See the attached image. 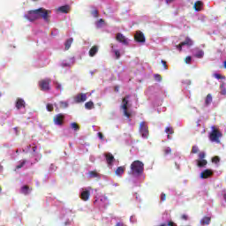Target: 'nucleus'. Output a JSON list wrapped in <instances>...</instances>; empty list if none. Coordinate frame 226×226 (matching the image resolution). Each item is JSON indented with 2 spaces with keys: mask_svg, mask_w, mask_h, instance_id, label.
I'll return each mask as SVG.
<instances>
[{
  "mask_svg": "<svg viewBox=\"0 0 226 226\" xmlns=\"http://www.w3.org/2000/svg\"><path fill=\"white\" fill-rule=\"evenodd\" d=\"M168 139H170V134H168Z\"/></svg>",
  "mask_w": 226,
  "mask_h": 226,
  "instance_id": "56",
  "label": "nucleus"
},
{
  "mask_svg": "<svg viewBox=\"0 0 226 226\" xmlns=\"http://www.w3.org/2000/svg\"><path fill=\"white\" fill-rule=\"evenodd\" d=\"M71 128L74 130V132H79V130H80V126L75 122L71 124Z\"/></svg>",
  "mask_w": 226,
  "mask_h": 226,
  "instance_id": "28",
  "label": "nucleus"
},
{
  "mask_svg": "<svg viewBox=\"0 0 226 226\" xmlns=\"http://www.w3.org/2000/svg\"><path fill=\"white\" fill-rule=\"evenodd\" d=\"M175 0H165V2L167 3V4H170V3H174Z\"/></svg>",
  "mask_w": 226,
  "mask_h": 226,
  "instance_id": "52",
  "label": "nucleus"
},
{
  "mask_svg": "<svg viewBox=\"0 0 226 226\" xmlns=\"http://www.w3.org/2000/svg\"><path fill=\"white\" fill-rule=\"evenodd\" d=\"M203 6H204V3H202L201 1H197L194 4L193 8H194L195 11H200L202 10Z\"/></svg>",
  "mask_w": 226,
  "mask_h": 226,
  "instance_id": "16",
  "label": "nucleus"
},
{
  "mask_svg": "<svg viewBox=\"0 0 226 226\" xmlns=\"http://www.w3.org/2000/svg\"><path fill=\"white\" fill-rule=\"evenodd\" d=\"M52 79L47 78L39 81V87L41 91H50V83Z\"/></svg>",
  "mask_w": 226,
  "mask_h": 226,
  "instance_id": "6",
  "label": "nucleus"
},
{
  "mask_svg": "<svg viewBox=\"0 0 226 226\" xmlns=\"http://www.w3.org/2000/svg\"><path fill=\"white\" fill-rule=\"evenodd\" d=\"M185 61L186 64H190L192 63V56H186Z\"/></svg>",
  "mask_w": 226,
  "mask_h": 226,
  "instance_id": "44",
  "label": "nucleus"
},
{
  "mask_svg": "<svg viewBox=\"0 0 226 226\" xmlns=\"http://www.w3.org/2000/svg\"><path fill=\"white\" fill-rule=\"evenodd\" d=\"M46 109H47L48 112H52L54 110V105L51 103H48L46 105Z\"/></svg>",
  "mask_w": 226,
  "mask_h": 226,
  "instance_id": "32",
  "label": "nucleus"
},
{
  "mask_svg": "<svg viewBox=\"0 0 226 226\" xmlns=\"http://www.w3.org/2000/svg\"><path fill=\"white\" fill-rule=\"evenodd\" d=\"M161 63L162 64L164 70H167V62L164 60H162Z\"/></svg>",
  "mask_w": 226,
  "mask_h": 226,
  "instance_id": "46",
  "label": "nucleus"
},
{
  "mask_svg": "<svg viewBox=\"0 0 226 226\" xmlns=\"http://www.w3.org/2000/svg\"><path fill=\"white\" fill-rule=\"evenodd\" d=\"M86 100H87V94L80 93L74 97L75 103H84Z\"/></svg>",
  "mask_w": 226,
  "mask_h": 226,
  "instance_id": "9",
  "label": "nucleus"
},
{
  "mask_svg": "<svg viewBox=\"0 0 226 226\" xmlns=\"http://www.w3.org/2000/svg\"><path fill=\"white\" fill-rule=\"evenodd\" d=\"M196 162L200 168L206 167L207 165V161L206 159L196 160Z\"/></svg>",
  "mask_w": 226,
  "mask_h": 226,
  "instance_id": "20",
  "label": "nucleus"
},
{
  "mask_svg": "<svg viewBox=\"0 0 226 226\" xmlns=\"http://www.w3.org/2000/svg\"><path fill=\"white\" fill-rule=\"evenodd\" d=\"M220 87H221V94L225 95L226 94V85H225V83H222L220 86Z\"/></svg>",
  "mask_w": 226,
  "mask_h": 226,
  "instance_id": "31",
  "label": "nucleus"
},
{
  "mask_svg": "<svg viewBox=\"0 0 226 226\" xmlns=\"http://www.w3.org/2000/svg\"><path fill=\"white\" fill-rule=\"evenodd\" d=\"M116 40L119 43H123V45H128V39L121 33L117 34Z\"/></svg>",
  "mask_w": 226,
  "mask_h": 226,
  "instance_id": "10",
  "label": "nucleus"
},
{
  "mask_svg": "<svg viewBox=\"0 0 226 226\" xmlns=\"http://www.w3.org/2000/svg\"><path fill=\"white\" fill-rule=\"evenodd\" d=\"M85 108L87 109V110H91L92 109H94V103L93 102H87L85 103Z\"/></svg>",
  "mask_w": 226,
  "mask_h": 226,
  "instance_id": "25",
  "label": "nucleus"
},
{
  "mask_svg": "<svg viewBox=\"0 0 226 226\" xmlns=\"http://www.w3.org/2000/svg\"><path fill=\"white\" fill-rule=\"evenodd\" d=\"M50 13H52V11L43 8H39L37 10L29 11L28 13L25 15V19L33 22L34 20H38V19L41 17L45 22H50V19H49V15H50Z\"/></svg>",
  "mask_w": 226,
  "mask_h": 226,
  "instance_id": "1",
  "label": "nucleus"
},
{
  "mask_svg": "<svg viewBox=\"0 0 226 226\" xmlns=\"http://www.w3.org/2000/svg\"><path fill=\"white\" fill-rule=\"evenodd\" d=\"M88 177H90V179H100V173L96 172V170L89 171Z\"/></svg>",
  "mask_w": 226,
  "mask_h": 226,
  "instance_id": "17",
  "label": "nucleus"
},
{
  "mask_svg": "<svg viewBox=\"0 0 226 226\" xmlns=\"http://www.w3.org/2000/svg\"><path fill=\"white\" fill-rule=\"evenodd\" d=\"M89 197H91V191L85 190V191L81 192V193H80L81 200L87 202V200H89Z\"/></svg>",
  "mask_w": 226,
  "mask_h": 226,
  "instance_id": "11",
  "label": "nucleus"
},
{
  "mask_svg": "<svg viewBox=\"0 0 226 226\" xmlns=\"http://www.w3.org/2000/svg\"><path fill=\"white\" fill-rule=\"evenodd\" d=\"M33 151H34V153H36V149H38V147H33Z\"/></svg>",
  "mask_w": 226,
  "mask_h": 226,
  "instance_id": "53",
  "label": "nucleus"
},
{
  "mask_svg": "<svg viewBox=\"0 0 226 226\" xmlns=\"http://www.w3.org/2000/svg\"><path fill=\"white\" fill-rule=\"evenodd\" d=\"M97 53H98V46H93L89 50L90 57H94V56H96Z\"/></svg>",
  "mask_w": 226,
  "mask_h": 226,
  "instance_id": "19",
  "label": "nucleus"
},
{
  "mask_svg": "<svg viewBox=\"0 0 226 226\" xmlns=\"http://www.w3.org/2000/svg\"><path fill=\"white\" fill-rule=\"evenodd\" d=\"M168 226H175L174 222L170 221V222H168Z\"/></svg>",
  "mask_w": 226,
  "mask_h": 226,
  "instance_id": "51",
  "label": "nucleus"
},
{
  "mask_svg": "<svg viewBox=\"0 0 226 226\" xmlns=\"http://www.w3.org/2000/svg\"><path fill=\"white\" fill-rule=\"evenodd\" d=\"M134 40L138 43H146V36H144V34L141 31H137L134 35Z\"/></svg>",
  "mask_w": 226,
  "mask_h": 226,
  "instance_id": "8",
  "label": "nucleus"
},
{
  "mask_svg": "<svg viewBox=\"0 0 226 226\" xmlns=\"http://www.w3.org/2000/svg\"><path fill=\"white\" fill-rule=\"evenodd\" d=\"M162 152H163L164 156H167L168 154H170L172 153V150L170 149V147H165L162 149Z\"/></svg>",
  "mask_w": 226,
  "mask_h": 226,
  "instance_id": "29",
  "label": "nucleus"
},
{
  "mask_svg": "<svg viewBox=\"0 0 226 226\" xmlns=\"http://www.w3.org/2000/svg\"><path fill=\"white\" fill-rule=\"evenodd\" d=\"M131 170L132 174L140 176L144 172V162L140 161H134L131 164Z\"/></svg>",
  "mask_w": 226,
  "mask_h": 226,
  "instance_id": "3",
  "label": "nucleus"
},
{
  "mask_svg": "<svg viewBox=\"0 0 226 226\" xmlns=\"http://www.w3.org/2000/svg\"><path fill=\"white\" fill-rule=\"evenodd\" d=\"M191 153H192V154H197V153H199V147L193 146V147H192Z\"/></svg>",
  "mask_w": 226,
  "mask_h": 226,
  "instance_id": "33",
  "label": "nucleus"
},
{
  "mask_svg": "<svg viewBox=\"0 0 226 226\" xmlns=\"http://www.w3.org/2000/svg\"><path fill=\"white\" fill-rule=\"evenodd\" d=\"M126 168H124V166H120L118 168H117L116 171H115V174L116 176H123L124 174V170H125Z\"/></svg>",
  "mask_w": 226,
  "mask_h": 226,
  "instance_id": "18",
  "label": "nucleus"
},
{
  "mask_svg": "<svg viewBox=\"0 0 226 226\" xmlns=\"http://www.w3.org/2000/svg\"><path fill=\"white\" fill-rule=\"evenodd\" d=\"M181 218H182V220H185L186 221V220H188V215L184 214V215H181Z\"/></svg>",
  "mask_w": 226,
  "mask_h": 226,
  "instance_id": "49",
  "label": "nucleus"
},
{
  "mask_svg": "<svg viewBox=\"0 0 226 226\" xmlns=\"http://www.w3.org/2000/svg\"><path fill=\"white\" fill-rule=\"evenodd\" d=\"M114 91H115L116 93H119V86H115Z\"/></svg>",
  "mask_w": 226,
  "mask_h": 226,
  "instance_id": "50",
  "label": "nucleus"
},
{
  "mask_svg": "<svg viewBox=\"0 0 226 226\" xmlns=\"http://www.w3.org/2000/svg\"><path fill=\"white\" fill-rule=\"evenodd\" d=\"M161 200H162V202H165V200H167V195L163 192L161 194Z\"/></svg>",
  "mask_w": 226,
  "mask_h": 226,
  "instance_id": "43",
  "label": "nucleus"
},
{
  "mask_svg": "<svg viewBox=\"0 0 226 226\" xmlns=\"http://www.w3.org/2000/svg\"><path fill=\"white\" fill-rule=\"evenodd\" d=\"M154 80H156L157 82H162V75L160 74H154Z\"/></svg>",
  "mask_w": 226,
  "mask_h": 226,
  "instance_id": "34",
  "label": "nucleus"
},
{
  "mask_svg": "<svg viewBox=\"0 0 226 226\" xmlns=\"http://www.w3.org/2000/svg\"><path fill=\"white\" fill-rule=\"evenodd\" d=\"M165 132L168 134L172 135V133H174V129H172V127H166Z\"/></svg>",
  "mask_w": 226,
  "mask_h": 226,
  "instance_id": "35",
  "label": "nucleus"
},
{
  "mask_svg": "<svg viewBox=\"0 0 226 226\" xmlns=\"http://www.w3.org/2000/svg\"><path fill=\"white\" fill-rule=\"evenodd\" d=\"M211 176H213V171L211 170H205L200 174L202 179H207V177H211Z\"/></svg>",
  "mask_w": 226,
  "mask_h": 226,
  "instance_id": "13",
  "label": "nucleus"
},
{
  "mask_svg": "<svg viewBox=\"0 0 226 226\" xmlns=\"http://www.w3.org/2000/svg\"><path fill=\"white\" fill-rule=\"evenodd\" d=\"M128 100H130V95H125L124 98L122 99V106L121 109L124 110V116L125 117L130 118L132 116V113L128 111Z\"/></svg>",
  "mask_w": 226,
  "mask_h": 226,
  "instance_id": "5",
  "label": "nucleus"
},
{
  "mask_svg": "<svg viewBox=\"0 0 226 226\" xmlns=\"http://www.w3.org/2000/svg\"><path fill=\"white\" fill-rule=\"evenodd\" d=\"M183 47H185V45L182 44V42H180L178 45L176 46V48L179 50V52L183 50Z\"/></svg>",
  "mask_w": 226,
  "mask_h": 226,
  "instance_id": "40",
  "label": "nucleus"
},
{
  "mask_svg": "<svg viewBox=\"0 0 226 226\" xmlns=\"http://www.w3.org/2000/svg\"><path fill=\"white\" fill-rule=\"evenodd\" d=\"M139 133L142 139H149V127L146 122H141L139 124Z\"/></svg>",
  "mask_w": 226,
  "mask_h": 226,
  "instance_id": "4",
  "label": "nucleus"
},
{
  "mask_svg": "<svg viewBox=\"0 0 226 226\" xmlns=\"http://www.w3.org/2000/svg\"><path fill=\"white\" fill-rule=\"evenodd\" d=\"M103 24H105V19H100L96 22V27L100 28V27H102V26H103Z\"/></svg>",
  "mask_w": 226,
  "mask_h": 226,
  "instance_id": "30",
  "label": "nucleus"
},
{
  "mask_svg": "<svg viewBox=\"0 0 226 226\" xmlns=\"http://www.w3.org/2000/svg\"><path fill=\"white\" fill-rule=\"evenodd\" d=\"M213 163H220V157L215 156L212 158Z\"/></svg>",
  "mask_w": 226,
  "mask_h": 226,
  "instance_id": "37",
  "label": "nucleus"
},
{
  "mask_svg": "<svg viewBox=\"0 0 226 226\" xmlns=\"http://www.w3.org/2000/svg\"><path fill=\"white\" fill-rule=\"evenodd\" d=\"M3 192V187L0 186V193Z\"/></svg>",
  "mask_w": 226,
  "mask_h": 226,
  "instance_id": "55",
  "label": "nucleus"
},
{
  "mask_svg": "<svg viewBox=\"0 0 226 226\" xmlns=\"http://www.w3.org/2000/svg\"><path fill=\"white\" fill-rule=\"evenodd\" d=\"M72 7H70V5H63L57 9V11H60V13H70Z\"/></svg>",
  "mask_w": 226,
  "mask_h": 226,
  "instance_id": "14",
  "label": "nucleus"
},
{
  "mask_svg": "<svg viewBox=\"0 0 226 226\" xmlns=\"http://www.w3.org/2000/svg\"><path fill=\"white\" fill-rule=\"evenodd\" d=\"M56 89H58L59 91H61V89H63V88L61 87V84L56 83Z\"/></svg>",
  "mask_w": 226,
  "mask_h": 226,
  "instance_id": "48",
  "label": "nucleus"
},
{
  "mask_svg": "<svg viewBox=\"0 0 226 226\" xmlns=\"http://www.w3.org/2000/svg\"><path fill=\"white\" fill-rule=\"evenodd\" d=\"M182 45H187L188 47H192V45H193V41H192V39H190L189 37H186L185 41H182Z\"/></svg>",
  "mask_w": 226,
  "mask_h": 226,
  "instance_id": "22",
  "label": "nucleus"
},
{
  "mask_svg": "<svg viewBox=\"0 0 226 226\" xmlns=\"http://www.w3.org/2000/svg\"><path fill=\"white\" fill-rule=\"evenodd\" d=\"M214 77L218 80H220L221 79H224L223 76H222V74H219V73L214 74Z\"/></svg>",
  "mask_w": 226,
  "mask_h": 226,
  "instance_id": "42",
  "label": "nucleus"
},
{
  "mask_svg": "<svg viewBox=\"0 0 226 226\" xmlns=\"http://www.w3.org/2000/svg\"><path fill=\"white\" fill-rule=\"evenodd\" d=\"M53 123L57 126H63L64 124V115L61 113L56 115L53 118Z\"/></svg>",
  "mask_w": 226,
  "mask_h": 226,
  "instance_id": "7",
  "label": "nucleus"
},
{
  "mask_svg": "<svg viewBox=\"0 0 226 226\" xmlns=\"http://www.w3.org/2000/svg\"><path fill=\"white\" fill-rule=\"evenodd\" d=\"M97 135H98L99 139H101V140H103V133L98 132Z\"/></svg>",
  "mask_w": 226,
  "mask_h": 226,
  "instance_id": "47",
  "label": "nucleus"
},
{
  "mask_svg": "<svg viewBox=\"0 0 226 226\" xmlns=\"http://www.w3.org/2000/svg\"><path fill=\"white\" fill-rule=\"evenodd\" d=\"M33 1H36V0H33Z\"/></svg>",
  "mask_w": 226,
  "mask_h": 226,
  "instance_id": "59",
  "label": "nucleus"
},
{
  "mask_svg": "<svg viewBox=\"0 0 226 226\" xmlns=\"http://www.w3.org/2000/svg\"><path fill=\"white\" fill-rule=\"evenodd\" d=\"M26 165V160L22 161L20 164L16 166V169H22Z\"/></svg>",
  "mask_w": 226,
  "mask_h": 226,
  "instance_id": "39",
  "label": "nucleus"
},
{
  "mask_svg": "<svg viewBox=\"0 0 226 226\" xmlns=\"http://www.w3.org/2000/svg\"><path fill=\"white\" fill-rule=\"evenodd\" d=\"M72 43H73V38H69L65 41V50H70V47H72Z\"/></svg>",
  "mask_w": 226,
  "mask_h": 226,
  "instance_id": "24",
  "label": "nucleus"
},
{
  "mask_svg": "<svg viewBox=\"0 0 226 226\" xmlns=\"http://www.w3.org/2000/svg\"><path fill=\"white\" fill-rule=\"evenodd\" d=\"M0 169H3V167L0 166Z\"/></svg>",
  "mask_w": 226,
  "mask_h": 226,
  "instance_id": "58",
  "label": "nucleus"
},
{
  "mask_svg": "<svg viewBox=\"0 0 226 226\" xmlns=\"http://www.w3.org/2000/svg\"><path fill=\"white\" fill-rule=\"evenodd\" d=\"M1 96H2V94H1V93H0V98H1Z\"/></svg>",
  "mask_w": 226,
  "mask_h": 226,
  "instance_id": "57",
  "label": "nucleus"
},
{
  "mask_svg": "<svg viewBox=\"0 0 226 226\" xmlns=\"http://www.w3.org/2000/svg\"><path fill=\"white\" fill-rule=\"evenodd\" d=\"M61 109H67L68 103L66 102H60Z\"/></svg>",
  "mask_w": 226,
  "mask_h": 226,
  "instance_id": "36",
  "label": "nucleus"
},
{
  "mask_svg": "<svg viewBox=\"0 0 226 226\" xmlns=\"http://www.w3.org/2000/svg\"><path fill=\"white\" fill-rule=\"evenodd\" d=\"M212 131L208 135V139L210 142H215L216 144H220V139L223 137V134L220 131V129L216 128L215 126L211 127Z\"/></svg>",
  "mask_w": 226,
  "mask_h": 226,
  "instance_id": "2",
  "label": "nucleus"
},
{
  "mask_svg": "<svg viewBox=\"0 0 226 226\" xmlns=\"http://www.w3.org/2000/svg\"><path fill=\"white\" fill-rule=\"evenodd\" d=\"M223 67L226 68V60L223 63Z\"/></svg>",
  "mask_w": 226,
  "mask_h": 226,
  "instance_id": "54",
  "label": "nucleus"
},
{
  "mask_svg": "<svg viewBox=\"0 0 226 226\" xmlns=\"http://www.w3.org/2000/svg\"><path fill=\"white\" fill-rule=\"evenodd\" d=\"M199 158H200V160H204V158H206V153H204V152L200 153Z\"/></svg>",
  "mask_w": 226,
  "mask_h": 226,
  "instance_id": "41",
  "label": "nucleus"
},
{
  "mask_svg": "<svg viewBox=\"0 0 226 226\" xmlns=\"http://www.w3.org/2000/svg\"><path fill=\"white\" fill-rule=\"evenodd\" d=\"M21 193H23V195H28L29 194V186L28 185L22 186Z\"/></svg>",
  "mask_w": 226,
  "mask_h": 226,
  "instance_id": "27",
  "label": "nucleus"
},
{
  "mask_svg": "<svg viewBox=\"0 0 226 226\" xmlns=\"http://www.w3.org/2000/svg\"><path fill=\"white\" fill-rule=\"evenodd\" d=\"M26 108V102L23 99L18 98L16 102V109L20 110V109Z\"/></svg>",
  "mask_w": 226,
  "mask_h": 226,
  "instance_id": "12",
  "label": "nucleus"
},
{
  "mask_svg": "<svg viewBox=\"0 0 226 226\" xmlns=\"http://www.w3.org/2000/svg\"><path fill=\"white\" fill-rule=\"evenodd\" d=\"M195 57H197L198 59H202V57H204V51L202 49L198 50L195 55Z\"/></svg>",
  "mask_w": 226,
  "mask_h": 226,
  "instance_id": "26",
  "label": "nucleus"
},
{
  "mask_svg": "<svg viewBox=\"0 0 226 226\" xmlns=\"http://www.w3.org/2000/svg\"><path fill=\"white\" fill-rule=\"evenodd\" d=\"M201 225H209L211 223V217L205 216L200 220Z\"/></svg>",
  "mask_w": 226,
  "mask_h": 226,
  "instance_id": "21",
  "label": "nucleus"
},
{
  "mask_svg": "<svg viewBox=\"0 0 226 226\" xmlns=\"http://www.w3.org/2000/svg\"><path fill=\"white\" fill-rule=\"evenodd\" d=\"M92 15H93L95 19H98V11H97V10L93 11H92Z\"/></svg>",
  "mask_w": 226,
  "mask_h": 226,
  "instance_id": "45",
  "label": "nucleus"
},
{
  "mask_svg": "<svg viewBox=\"0 0 226 226\" xmlns=\"http://www.w3.org/2000/svg\"><path fill=\"white\" fill-rule=\"evenodd\" d=\"M105 158L108 165H112L114 163V160H116L114 155L110 153L105 154Z\"/></svg>",
  "mask_w": 226,
  "mask_h": 226,
  "instance_id": "15",
  "label": "nucleus"
},
{
  "mask_svg": "<svg viewBox=\"0 0 226 226\" xmlns=\"http://www.w3.org/2000/svg\"><path fill=\"white\" fill-rule=\"evenodd\" d=\"M213 102V96L211 95V94H208L205 99V105H211V103Z\"/></svg>",
  "mask_w": 226,
  "mask_h": 226,
  "instance_id": "23",
  "label": "nucleus"
},
{
  "mask_svg": "<svg viewBox=\"0 0 226 226\" xmlns=\"http://www.w3.org/2000/svg\"><path fill=\"white\" fill-rule=\"evenodd\" d=\"M113 52L117 57V59H119V57H121V53L119 52V50L115 49Z\"/></svg>",
  "mask_w": 226,
  "mask_h": 226,
  "instance_id": "38",
  "label": "nucleus"
}]
</instances>
